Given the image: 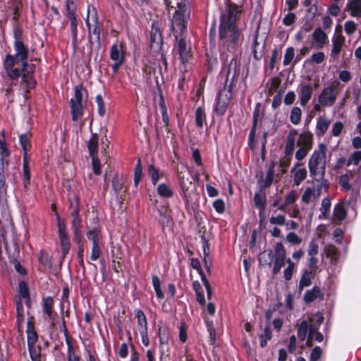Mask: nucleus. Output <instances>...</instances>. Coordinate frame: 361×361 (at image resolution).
Masks as SVG:
<instances>
[{
	"label": "nucleus",
	"instance_id": "f257e3e1",
	"mask_svg": "<svg viewBox=\"0 0 361 361\" xmlns=\"http://www.w3.org/2000/svg\"><path fill=\"white\" fill-rule=\"evenodd\" d=\"M238 6L229 4L226 11L221 16L219 39L223 45L234 49L241 37L240 30L236 26Z\"/></svg>",
	"mask_w": 361,
	"mask_h": 361
},
{
	"label": "nucleus",
	"instance_id": "f03ea898",
	"mask_svg": "<svg viewBox=\"0 0 361 361\" xmlns=\"http://www.w3.org/2000/svg\"><path fill=\"white\" fill-rule=\"evenodd\" d=\"M164 4L170 13L173 11L172 26L175 30L178 28L182 32L186 28L190 18V9L188 0H164Z\"/></svg>",
	"mask_w": 361,
	"mask_h": 361
},
{
	"label": "nucleus",
	"instance_id": "7ed1b4c3",
	"mask_svg": "<svg viewBox=\"0 0 361 361\" xmlns=\"http://www.w3.org/2000/svg\"><path fill=\"white\" fill-rule=\"evenodd\" d=\"M326 147L324 144H320L319 149L315 150L310 158L308 162L309 170L311 176L324 187L328 188L327 180L324 179L326 171Z\"/></svg>",
	"mask_w": 361,
	"mask_h": 361
},
{
	"label": "nucleus",
	"instance_id": "20e7f679",
	"mask_svg": "<svg viewBox=\"0 0 361 361\" xmlns=\"http://www.w3.org/2000/svg\"><path fill=\"white\" fill-rule=\"evenodd\" d=\"M143 72L145 73L147 83L153 86L154 83L156 87L160 88V82H163V76L161 68L159 64L150 61H147L143 67Z\"/></svg>",
	"mask_w": 361,
	"mask_h": 361
},
{
	"label": "nucleus",
	"instance_id": "39448f33",
	"mask_svg": "<svg viewBox=\"0 0 361 361\" xmlns=\"http://www.w3.org/2000/svg\"><path fill=\"white\" fill-rule=\"evenodd\" d=\"M180 169V171H178V176L182 190L185 196L187 197L188 192L190 193L195 190L193 181L196 176L187 167L182 166Z\"/></svg>",
	"mask_w": 361,
	"mask_h": 361
},
{
	"label": "nucleus",
	"instance_id": "423d86ee",
	"mask_svg": "<svg viewBox=\"0 0 361 361\" xmlns=\"http://www.w3.org/2000/svg\"><path fill=\"white\" fill-rule=\"evenodd\" d=\"M82 90V85H76L75 87L74 98H72L70 101L71 112L73 121H77L83 114Z\"/></svg>",
	"mask_w": 361,
	"mask_h": 361
},
{
	"label": "nucleus",
	"instance_id": "0eeeda50",
	"mask_svg": "<svg viewBox=\"0 0 361 361\" xmlns=\"http://www.w3.org/2000/svg\"><path fill=\"white\" fill-rule=\"evenodd\" d=\"M35 67V65H28L27 61L22 62L23 78L20 85L23 89H26V92H28L27 89L33 88L35 86L36 81L32 75Z\"/></svg>",
	"mask_w": 361,
	"mask_h": 361
},
{
	"label": "nucleus",
	"instance_id": "6e6552de",
	"mask_svg": "<svg viewBox=\"0 0 361 361\" xmlns=\"http://www.w3.org/2000/svg\"><path fill=\"white\" fill-rule=\"evenodd\" d=\"M16 55L13 56L16 61L20 60L21 62L27 61L28 50L22 40V32L20 29H16L14 32Z\"/></svg>",
	"mask_w": 361,
	"mask_h": 361
},
{
	"label": "nucleus",
	"instance_id": "1a4fd4ad",
	"mask_svg": "<svg viewBox=\"0 0 361 361\" xmlns=\"http://www.w3.org/2000/svg\"><path fill=\"white\" fill-rule=\"evenodd\" d=\"M274 251L275 257L274 258L273 274L276 275L280 272L281 267L284 266L285 261L286 262L287 259H286V250L281 243H277L276 244Z\"/></svg>",
	"mask_w": 361,
	"mask_h": 361
},
{
	"label": "nucleus",
	"instance_id": "9d476101",
	"mask_svg": "<svg viewBox=\"0 0 361 361\" xmlns=\"http://www.w3.org/2000/svg\"><path fill=\"white\" fill-rule=\"evenodd\" d=\"M163 44V38L161 32L160 25L158 22L153 23L150 32V47L151 49L157 52L161 50Z\"/></svg>",
	"mask_w": 361,
	"mask_h": 361
},
{
	"label": "nucleus",
	"instance_id": "9b49d317",
	"mask_svg": "<svg viewBox=\"0 0 361 361\" xmlns=\"http://www.w3.org/2000/svg\"><path fill=\"white\" fill-rule=\"evenodd\" d=\"M73 216L72 227L74 233V240L78 244V248L83 247V243L82 242V231H81V219L78 216V207H75L74 211L71 213Z\"/></svg>",
	"mask_w": 361,
	"mask_h": 361
},
{
	"label": "nucleus",
	"instance_id": "f8f14e48",
	"mask_svg": "<svg viewBox=\"0 0 361 361\" xmlns=\"http://www.w3.org/2000/svg\"><path fill=\"white\" fill-rule=\"evenodd\" d=\"M86 24L88 27V42L90 45V49L94 46V42L96 43V48L99 49L101 47V41H100V30L98 26V22L96 19V23L94 25L93 28L91 29L90 20H89V14L86 18Z\"/></svg>",
	"mask_w": 361,
	"mask_h": 361
},
{
	"label": "nucleus",
	"instance_id": "ddd939ff",
	"mask_svg": "<svg viewBox=\"0 0 361 361\" xmlns=\"http://www.w3.org/2000/svg\"><path fill=\"white\" fill-rule=\"evenodd\" d=\"M337 92L334 90V85L324 88L319 96V102L322 106H332L336 100Z\"/></svg>",
	"mask_w": 361,
	"mask_h": 361
},
{
	"label": "nucleus",
	"instance_id": "4468645a",
	"mask_svg": "<svg viewBox=\"0 0 361 361\" xmlns=\"http://www.w3.org/2000/svg\"><path fill=\"white\" fill-rule=\"evenodd\" d=\"M238 67V63L235 58H232L229 64L225 67L223 71H226V85L229 86L231 88L233 87V83L237 75V69Z\"/></svg>",
	"mask_w": 361,
	"mask_h": 361
},
{
	"label": "nucleus",
	"instance_id": "2eb2a0df",
	"mask_svg": "<svg viewBox=\"0 0 361 361\" xmlns=\"http://www.w3.org/2000/svg\"><path fill=\"white\" fill-rule=\"evenodd\" d=\"M18 64V61H16L13 56H11V54H8L6 56L5 68L9 76L12 78H16L19 77L21 74L23 75L22 67H14Z\"/></svg>",
	"mask_w": 361,
	"mask_h": 361
},
{
	"label": "nucleus",
	"instance_id": "dca6fc26",
	"mask_svg": "<svg viewBox=\"0 0 361 361\" xmlns=\"http://www.w3.org/2000/svg\"><path fill=\"white\" fill-rule=\"evenodd\" d=\"M322 183L317 188H307L302 195V201L306 204L310 203L314 200H317L321 194Z\"/></svg>",
	"mask_w": 361,
	"mask_h": 361
},
{
	"label": "nucleus",
	"instance_id": "f3484780",
	"mask_svg": "<svg viewBox=\"0 0 361 361\" xmlns=\"http://www.w3.org/2000/svg\"><path fill=\"white\" fill-rule=\"evenodd\" d=\"M302 164L298 163L294 168L291 169L293 173V181L295 185H299L302 181L307 178V171L305 168H301Z\"/></svg>",
	"mask_w": 361,
	"mask_h": 361
},
{
	"label": "nucleus",
	"instance_id": "a211bd4d",
	"mask_svg": "<svg viewBox=\"0 0 361 361\" xmlns=\"http://www.w3.org/2000/svg\"><path fill=\"white\" fill-rule=\"evenodd\" d=\"M345 42V37L341 35H336L332 38L333 48L331 51V56L336 59L339 55Z\"/></svg>",
	"mask_w": 361,
	"mask_h": 361
},
{
	"label": "nucleus",
	"instance_id": "6ab92c4d",
	"mask_svg": "<svg viewBox=\"0 0 361 361\" xmlns=\"http://www.w3.org/2000/svg\"><path fill=\"white\" fill-rule=\"evenodd\" d=\"M312 87L310 84H301L300 90V104L305 106L312 97Z\"/></svg>",
	"mask_w": 361,
	"mask_h": 361
},
{
	"label": "nucleus",
	"instance_id": "aec40b11",
	"mask_svg": "<svg viewBox=\"0 0 361 361\" xmlns=\"http://www.w3.org/2000/svg\"><path fill=\"white\" fill-rule=\"evenodd\" d=\"M33 317H30L27 322V345H35L37 341V334L35 331Z\"/></svg>",
	"mask_w": 361,
	"mask_h": 361
},
{
	"label": "nucleus",
	"instance_id": "412c9836",
	"mask_svg": "<svg viewBox=\"0 0 361 361\" xmlns=\"http://www.w3.org/2000/svg\"><path fill=\"white\" fill-rule=\"evenodd\" d=\"M324 296L318 286L313 287L312 289L308 290L304 295V300L305 302H311L317 298L322 299Z\"/></svg>",
	"mask_w": 361,
	"mask_h": 361
},
{
	"label": "nucleus",
	"instance_id": "4be33fe9",
	"mask_svg": "<svg viewBox=\"0 0 361 361\" xmlns=\"http://www.w3.org/2000/svg\"><path fill=\"white\" fill-rule=\"evenodd\" d=\"M296 135L297 132L295 130H292L289 133L287 137L285 147V154H287L288 156H293V151L295 149V142Z\"/></svg>",
	"mask_w": 361,
	"mask_h": 361
},
{
	"label": "nucleus",
	"instance_id": "5701e85b",
	"mask_svg": "<svg viewBox=\"0 0 361 361\" xmlns=\"http://www.w3.org/2000/svg\"><path fill=\"white\" fill-rule=\"evenodd\" d=\"M158 210L161 217L159 219V223L164 229L165 226H168L169 223L170 222L171 212L168 207L164 206H161Z\"/></svg>",
	"mask_w": 361,
	"mask_h": 361
},
{
	"label": "nucleus",
	"instance_id": "b1692460",
	"mask_svg": "<svg viewBox=\"0 0 361 361\" xmlns=\"http://www.w3.org/2000/svg\"><path fill=\"white\" fill-rule=\"evenodd\" d=\"M125 178L123 176L119 177L118 173H116L112 180V187L116 193L120 194L125 192L126 189L123 185ZM122 195V194H121Z\"/></svg>",
	"mask_w": 361,
	"mask_h": 361
},
{
	"label": "nucleus",
	"instance_id": "393cba45",
	"mask_svg": "<svg viewBox=\"0 0 361 361\" xmlns=\"http://www.w3.org/2000/svg\"><path fill=\"white\" fill-rule=\"evenodd\" d=\"M17 326L20 334L23 333V325L25 321L24 310L20 300L16 302Z\"/></svg>",
	"mask_w": 361,
	"mask_h": 361
},
{
	"label": "nucleus",
	"instance_id": "a878e982",
	"mask_svg": "<svg viewBox=\"0 0 361 361\" xmlns=\"http://www.w3.org/2000/svg\"><path fill=\"white\" fill-rule=\"evenodd\" d=\"M178 51L181 61L185 63L188 61L190 57V51L186 47L185 42L183 39H180L178 44Z\"/></svg>",
	"mask_w": 361,
	"mask_h": 361
},
{
	"label": "nucleus",
	"instance_id": "bb28decb",
	"mask_svg": "<svg viewBox=\"0 0 361 361\" xmlns=\"http://www.w3.org/2000/svg\"><path fill=\"white\" fill-rule=\"evenodd\" d=\"M299 147H304L307 149L312 148V135L310 133H302L297 141Z\"/></svg>",
	"mask_w": 361,
	"mask_h": 361
},
{
	"label": "nucleus",
	"instance_id": "cd10ccee",
	"mask_svg": "<svg viewBox=\"0 0 361 361\" xmlns=\"http://www.w3.org/2000/svg\"><path fill=\"white\" fill-rule=\"evenodd\" d=\"M346 209L344 203L340 202L336 204L334 210V220L335 221L341 222L346 217Z\"/></svg>",
	"mask_w": 361,
	"mask_h": 361
},
{
	"label": "nucleus",
	"instance_id": "c85d7f7f",
	"mask_svg": "<svg viewBox=\"0 0 361 361\" xmlns=\"http://www.w3.org/2000/svg\"><path fill=\"white\" fill-rule=\"evenodd\" d=\"M347 9L355 17L361 16V0H350L347 4Z\"/></svg>",
	"mask_w": 361,
	"mask_h": 361
},
{
	"label": "nucleus",
	"instance_id": "c756f323",
	"mask_svg": "<svg viewBox=\"0 0 361 361\" xmlns=\"http://www.w3.org/2000/svg\"><path fill=\"white\" fill-rule=\"evenodd\" d=\"M324 252L326 257L331 258V263L336 262L340 253L335 245L331 244L326 245L324 247Z\"/></svg>",
	"mask_w": 361,
	"mask_h": 361
},
{
	"label": "nucleus",
	"instance_id": "7c9ffc66",
	"mask_svg": "<svg viewBox=\"0 0 361 361\" xmlns=\"http://www.w3.org/2000/svg\"><path fill=\"white\" fill-rule=\"evenodd\" d=\"M313 274L312 271L305 270L302 273V277L299 283V291L301 292L304 287L309 286L312 283V279Z\"/></svg>",
	"mask_w": 361,
	"mask_h": 361
},
{
	"label": "nucleus",
	"instance_id": "2f4dec72",
	"mask_svg": "<svg viewBox=\"0 0 361 361\" xmlns=\"http://www.w3.org/2000/svg\"><path fill=\"white\" fill-rule=\"evenodd\" d=\"M255 206L259 209V210H264L266 204V194L263 190L257 192L254 196Z\"/></svg>",
	"mask_w": 361,
	"mask_h": 361
},
{
	"label": "nucleus",
	"instance_id": "473e14b6",
	"mask_svg": "<svg viewBox=\"0 0 361 361\" xmlns=\"http://www.w3.org/2000/svg\"><path fill=\"white\" fill-rule=\"evenodd\" d=\"M111 59L114 61H121L123 59L122 54V44H114L111 49Z\"/></svg>",
	"mask_w": 361,
	"mask_h": 361
},
{
	"label": "nucleus",
	"instance_id": "72a5a7b5",
	"mask_svg": "<svg viewBox=\"0 0 361 361\" xmlns=\"http://www.w3.org/2000/svg\"><path fill=\"white\" fill-rule=\"evenodd\" d=\"M71 21V31L73 36L72 44L74 49H76L77 42H78V32H77V26L78 21L76 17L71 16V18H69Z\"/></svg>",
	"mask_w": 361,
	"mask_h": 361
},
{
	"label": "nucleus",
	"instance_id": "f704fd0d",
	"mask_svg": "<svg viewBox=\"0 0 361 361\" xmlns=\"http://www.w3.org/2000/svg\"><path fill=\"white\" fill-rule=\"evenodd\" d=\"M313 39L315 42L319 44V47H322L325 44L326 39V35L320 28L316 29L313 32Z\"/></svg>",
	"mask_w": 361,
	"mask_h": 361
},
{
	"label": "nucleus",
	"instance_id": "c9c22d12",
	"mask_svg": "<svg viewBox=\"0 0 361 361\" xmlns=\"http://www.w3.org/2000/svg\"><path fill=\"white\" fill-rule=\"evenodd\" d=\"M309 324L307 321H302L298 325V336L301 341L306 338L307 331L309 332Z\"/></svg>",
	"mask_w": 361,
	"mask_h": 361
},
{
	"label": "nucleus",
	"instance_id": "e433bc0d",
	"mask_svg": "<svg viewBox=\"0 0 361 361\" xmlns=\"http://www.w3.org/2000/svg\"><path fill=\"white\" fill-rule=\"evenodd\" d=\"M136 317L137 319L140 332L144 331V329L147 331V322L144 312L142 310H138L136 313Z\"/></svg>",
	"mask_w": 361,
	"mask_h": 361
},
{
	"label": "nucleus",
	"instance_id": "4c0bfd02",
	"mask_svg": "<svg viewBox=\"0 0 361 361\" xmlns=\"http://www.w3.org/2000/svg\"><path fill=\"white\" fill-rule=\"evenodd\" d=\"M288 267L283 271V277L286 281H290L295 272V264L291 261L290 258L286 259Z\"/></svg>",
	"mask_w": 361,
	"mask_h": 361
},
{
	"label": "nucleus",
	"instance_id": "58836bf2",
	"mask_svg": "<svg viewBox=\"0 0 361 361\" xmlns=\"http://www.w3.org/2000/svg\"><path fill=\"white\" fill-rule=\"evenodd\" d=\"M158 194L163 197H170L173 195L171 188L166 184L162 183L157 187Z\"/></svg>",
	"mask_w": 361,
	"mask_h": 361
},
{
	"label": "nucleus",
	"instance_id": "ea45409f",
	"mask_svg": "<svg viewBox=\"0 0 361 361\" xmlns=\"http://www.w3.org/2000/svg\"><path fill=\"white\" fill-rule=\"evenodd\" d=\"M54 300L51 297H47L43 300V310L49 319H52V305Z\"/></svg>",
	"mask_w": 361,
	"mask_h": 361
},
{
	"label": "nucleus",
	"instance_id": "a19ab883",
	"mask_svg": "<svg viewBox=\"0 0 361 361\" xmlns=\"http://www.w3.org/2000/svg\"><path fill=\"white\" fill-rule=\"evenodd\" d=\"M302 116V111L300 108L295 106L293 107L290 112V120L292 123L297 125L300 122Z\"/></svg>",
	"mask_w": 361,
	"mask_h": 361
},
{
	"label": "nucleus",
	"instance_id": "79ce46f5",
	"mask_svg": "<svg viewBox=\"0 0 361 361\" xmlns=\"http://www.w3.org/2000/svg\"><path fill=\"white\" fill-rule=\"evenodd\" d=\"M329 124V121L324 117L320 116L317 119V129L323 135L327 130Z\"/></svg>",
	"mask_w": 361,
	"mask_h": 361
},
{
	"label": "nucleus",
	"instance_id": "37998d69",
	"mask_svg": "<svg viewBox=\"0 0 361 361\" xmlns=\"http://www.w3.org/2000/svg\"><path fill=\"white\" fill-rule=\"evenodd\" d=\"M259 338L261 347L264 348L267 345V341L271 338V331L269 325L264 328V333L259 336Z\"/></svg>",
	"mask_w": 361,
	"mask_h": 361
},
{
	"label": "nucleus",
	"instance_id": "c03bdc74",
	"mask_svg": "<svg viewBox=\"0 0 361 361\" xmlns=\"http://www.w3.org/2000/svg\"><path fill=\"white\" fill-rule=\"evenodd\" d=\"M232 89L233 87L230 88L229 86L225 85V87L221 90L218 98L230 102L232 97Z\"/></svg>",
	"mask_w": 361,
	"mask_h": 361
},
{
	"label": "nucleus",
	"instance_id": "a18cd8bd",
	"mask_svg": "<svg viewBox=\"0 0 361 361\" xmlns=\"http://www.w3.org/2000/svg\"><path fill=\"white\" fill-rule=\"evenodd\" d=\"M60 243L61 247V250L63 254V256L66 255L70 249V241L68 238L67 233L64 235H59Z\"/></svg>",
	"mask_w": 361,
	"mask_h": 361
},
{
	"label": "nucleus",
	"instance_id": "49530a36",
	"mask_svg": "<svg viewBox=\"0 0 361 361\" xmlns=\"http://www.w3.org/2000/svg\"><path fill=\"white\" fill-rule=\"evenodd\" d=\"M229 103L230 102L227 101L222 100L218 98L216 106L215 108V111L216 112V114L218 115H223L226 112Z\"/></svg>",
	"mask_w": 361,
	"mask_h": 361
},
{
	"label": "nucleus",
	"instance_id": "de8ad7c7",
	"mask_svg": "<svg viewBox=\"0 0 361 361\" xmlns=\"http://www.w3.org/2000/svg\"><path fill=\"white\" fill-rule=\"evenodd\" d=\"M205 113L202 107H198L195 111V122L198 127L202 128L205 121Z\"/></svg>",
	"mask_w": 361,
	"mask_h": 361
},
{
	"label": "nucleus",
	"instance_id": "09e8293b",
	"mask_svg": "<svg viewBox=\"0 0 361 361\" xmlns=\"http://www.w3.org/2000/svg\"><path fill=\"white\" fill-rule=\"evenodd\" d=\"M30 357L32 361H40V348L35 345H28Z\"/></svg>",
	"mask_w": 361,
	"mask_h": 361
},
{
	"label": "nucleus",
	"instance_id": "8fccbe9b",
	"mask_svg": "<svg viewBox=\"0 0 361 361\" xmlns=\"http://www.w3.org/2000/svg\"><path fill=\"white\" fill-rule=\"evenodd\" d=\"M274 166H275L274 162H272L269 166L265 180L264 182V187H265V188L269 187L272 183L274 174Z\"/></svg>",
	"mask_w": 361,
	"mask_h": 361
},
{
	"label": "nucleus",
	"instance_id": "3c124183",
	"mask_svg": "<svg viewBox=\"0 0 361 361\" xmlns=\"http://www.w3.org/2000/svg\"><path fill=\"white\" fill-rule=\"evenodd\" d=\"M98 145V139L96 134H94L88 142V149L91 157L94 156V152H97Z\"/></svg>",
	"mask_w": 361,
	"mask_h": 361
},
{
	"label": "nucleus",
	"instance_id": "603ef678",
	"mask_svg": "<svg viewBox=\"0 0 361 361\" xmlns=\"http://www.w3.org/2000/svg\"><path fill=\"white\" fill-rule=\"evenodd\" d=\"M152 283L156 292V295L159 299H162L164 298V293L161 289V282L157 276H153L152 277Z\"/></svg>",
	"mask_w": 361,
	"mask_h": 361
},
{
	"label": "nucleus",
	"instance_id": "864d4df0",
	"mask_svg": "<svg viewBox=\"0 0 361 361\" xmlns=\"http://www.w3.org/2000/svg\"><path fill=\"white\" fill-rule=\"evenodd\" d=\"M89 231L87 233V238L92 241V245L99 244V230L97 228H90L87 226Z\"/></svg>",
	"mask_w": 361,
	"mask_h": 361
},
{
	"label": "nucleus",
	"instance_id": "5fc2aeb1",
	"mask_svg": "<svg viewBox=\"0 0 361 361\" xmlns=\"http://www.w3.org/2000/svg\"><path fill=\"white\" fill-rule=\"evenodd\" d=\"M29 137L27 134H23L20 136V142L22 146V148L24 151V157L23 159H27V152L30 149V145L28 144Z\"/></svg>",
	"mask_w": 361,
	"mask_h": 361
},
{
	"label": "nucleus",
	"instance_id": "6e6d98bb",
	"mask_svg": "<svg viewBox=\"0 0 361 361\" xmlns=\"http://www.w3.org/2000/svg\"><path fill=\"white\" fill-rule=\"evenodd\" d=\"M331 207V201L329 198H324L322 200V205L320 208V211L322 212V215L320 218L323 216L324 219L328 217L327 213L329 211Z\"/></svg>",
	"mask_w": 361,
	"mask_h": 361
},
{
	"label": "nucleus",
	"instance_id": "4d7b16f0",
	"mask_svg": "<svg viewBox=\"0 0 361 361\" xmlns=\"http://www.w3.org/2000/svg\"><path fill=\"white\" fill-rule=\"evenodd\" d=\"M38 260L41 264H42L45 266H47L49 267H52V262H51V257H49V255L44 252H39V254L38 255Z\"/></svg>",
	"mask_w": 361,
	"mask_h": 361
},
{
	"label": "nucleus",
	"instance_id": "13d9d810",
	"mask_svg": "<svg viewBox=\"0 0 361 361\" xmlns=\"http://www.w3.org/2000/svg\"><path fill=\"white\" fill-rule=\"evenodd\" d=\"M159 336L161 344L167 343L169 339L167 329L165 326H159Z\"/></svg>",
	"mask_w": 361,
	"mask_h": 361
},
{
	"label": "nucleus",
	"instance_id": "bf43d9fd",
	"mask_svg": "<svg viewBox=\"0 0 361 361\" xmlns=\"http://www.w3.org/2000/svg\"><path fill=\"white\" fill-rule=\"evenodd\" d=\"M291 158L292 156H288L287 154H284V156L281 159L279 162V166L282 169V173H285L286 172V168L290 165Z\"/></svg>",
	"mask_w": 361,
	"mask_h": 361
},
{
	"label": "nucleus",
	"instance_id": "052dcab7",
	"mask_svg": "<svg viewBox=\"0 0 361 361\" xmlns=\"http://www.w3.org/2000/svg\"><path fill=\"white\" fill-rule=\"evenodd\" d=\"M148 173L151 177L152 183L156 185L159 180L158 170L153 165H149L148 167Z\"/></svg>",
	"mask_w": 361,
	"mask_h": 361
},
{
	"label": "nucleus",
	"instance_id": "680f3d73",
	"mask_svg": "<svg viewBox=\"0 0 361 361\" xmlns=\"http://www.w3.org/2000/svg\"><path fill=\"white\" fill-rule=\"evenodd\" d=\"M23 176H24V186H25V188H27V185L30 184V170L28 168V164L26 161V159H24V164H23Z\"/></svg>",
	"mask_w": 361,
	"mask_h": 361
},
{
	"label": "nucleus",
	"instance_id": "e2e57ef3",
	"mask_svg": "<svg viewBox=\"0 0 361 361\" xmlns=\"http://www.w3.org/2000/svg\"><path fill=\"white\" fill-rule=\"evenodd\" d=\"M281 80L278 77H274L271 80L270 87L268 89V93L269 95L274 94V92L280 86Z\"/></svg>",
	"mask_w": 361,
	"mask_h": 361
},
{
	"label": "nucleus",
	"instance_id": "0e129e2a",
	"mask_svg": "<svg viewBox=\"0 0 361 361\" xmlns=\"http://www.w3.org/2000/svg\"><path fill=\"white\" fill-rule=\"evenodd\" d=\"M294 55H295L294 48L293 47H288L286 49V54L284 56L283 64L285 66L289 65L290 63V62L292 61V60L293 59Z\"/></svg>",
	"mask_w": 361,
	"mask_h": 361
},
{
	"label": "nucleus",
	"instance_id": "69168bd1",
	"mask_svg": "<svg viewBox=\"0 0 361 361\" xmlns=\"http://www.w3.org/2000/svg\"><path fill=\"white\" fill-rule=\"evenodd\" d=\"M75 8L76 5L73 0H66L67 17L68 18H71V16L75 17L74 13Z\"/></svg>",
	"mask_w": 361,
	"mask_h": 361
},
{
	"label": "nucleus",
	"instance_id": "338daca9",
	"mask_svg": "<svg viewBox=\"0 0 361 361\" xmlns=\"http://www.w3.org/2000/svg\"><path fill=\"white\" fill-rule=\"evenodd\" d=\"M96 102L98 106V113L101 116H103L105 114L106 109L104 102L101 95L96 97Z\"/></svg>",
	"mask_w": 361,
	"mask_h": 361
},
{
	"label": "nucleus",
	"instance_id": "774afa93",
	"mask_svg": "<svg viewBox=\"0 0 361 361\" xmlns=\"http://www.w3.org/2000/svg\"><path fill=\"white\" fill-rule=\"evenodd\" d=\"M18 288L20 295L22 298H28V296H30L27 284L25 281H20Z\"/></svg>",
	"mask_w": 361,
	"mask_h": 361
}]
</instances>
